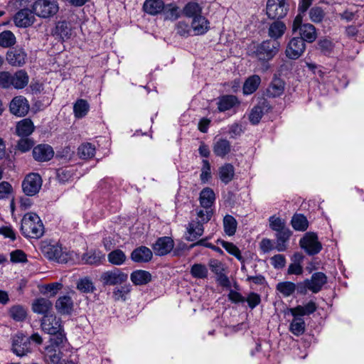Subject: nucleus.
Masks as SVG:
<instances>
[{
  "label": "nucleus",
  "instance_id": "1",
  "mask_svg": "<svg viewBox=\"0 0 364 364\" xmlns=\"http://www.w3.org/2000/svg\"><path fill=\"white\" fill-rule=\"evenodd\" d=\"M279 47L280 43L278 41L272 39L263 41L250 49V55L257 58L262 65V70L266 72L269 69L268 62L278 53Z\"/></svg>",
  "mask_w": 364,
  "mask_h": 364
},
{
  "label": "nucleus",
  "instance_id": "2",
  "mask_svg": "<svg viewBox=\"0 0 364 364\" xmlns=\"http://www.w3.org/2000/svg\"><path fill=\"white\" fill-rule=\"evenodd\" d=\"M41 326L42 330L50 335L55 336L50 341L56 346H60L66 341V333L64 331L62 321L60 318L53 314L43 316L41 319Z\"/></svg>",
  "mask_w": 364,
  "mask_h": 364
},
{
  "label": "nucleus",
  "instance_id": "3",
  "mask_svg": "<svg viewBox=\"0 0 364 364\" xmlns=\"http://www.w3.org/2000/svg\"><path fill=\"white\" fill-rule=\"evenodd\" d=\"M21 231L26 237L38 239L45 232L43 223L35 213H27L21 219Z\"/></svg>",
  "mask_w": 364,
  "mask_h": 364
},
{
  "label": "nucleus",
  "instance_id": "4",
  "mask_svg": "<svg viewBox=\"0 0 364 364\" xmlns=\"http://www.w3.org/2000/svg\"><path fill=\"white\" fill-rule=\"evenodd\" d=\"M58 9L55 0H38L33 5V13L41 18H48L55 15Z\"/></svg>",
  "mask_w": 364,
  "mask_h": 364
},
{
  "label": "nucleus",
  "instance_id": "5",
  "mask_svg": "<svg viewBox=\"0 0 364 364\" xmlns=\"http://www.w3.org/2000/svg\"><path fill=\"white\" fill-rule=\"evenodd\" d=\"M11 351L18 357H23L31 352L30 338L23 333H18L12 337Z\"/></svg>",
  "mask_w": 364,
  "mask_h": 364
},
{
  "label": "nucleus",
  "instance_id": "6",
  "mask_svg": "<svg viewBox=\"0 0 364 364\" xmlns=\"http://www.w3.org/2000/svg\"><path fill=\"white\" fill-rule=\"evenodd\" d=\"M127 279V274L118 268L104 272L100 276V281L105 286L119 285L126 282Z\"/></svg>",
  "mask_w": 364,
  "mask_h": 364
},
{
  "label": "nucleus",
  "instance_id": "7",
  "mask_svg": "<svg viewBox=\"0 0 364 364\" xmlns=\"http://www.w3.org/2000/svg\"><path fill=\"white\" fill-rule=\"evenodd\" d=\"M42 186V178L38 173L28 174L22 182L23 193L28 196L36 195Z\"/></svg>",
  "mask_w": 364,
  "mask_h": 364
},
{
  "label": "nucleus",
  "instance_id": "8",
  "mask_svg": "<svg viewBox=\"0 0 364 364\" xmlns=\"http://www.w3.org/2000/svg\"><path fill=\"white\" fill-rule=\"evenodd\" d=\"M266 10L269 18L279 19L287 15L288 5L286 0H268Z\"/></svg>",
  "mask_w": 364,
  "mask_h": 364
},
{
  "label": "nucleus",
  "instance_id": "9",
  "mask_svg": "<svg viewBox=\"0 0 364 364\" xmlns=\"http://www.w3.org/2000/svg\"><path fill=\"white\" fill-rule=\"evenodd\" d=\"M300 246L309 255L318 254L322 249V245L318 240L316 233L309 232L299 241Z\"/></svg>",
  "mask_w": 364,
  "mask_h": 364
},
{
  "label": "nucleus",
  "instance_id": "10",
  "mask_svg": "<svg viewBox=\"0 0 364 364\" xmlns=\"http://www.w3.org/2000/svg\"><path fill=\"white\" fill-rule=\"evenodd\" d=\"M43 254L49 259L58 263H67V254H64L62 247L58 245L45 244L41 247Z\"/></svg>",
  "mask_w": 364,
  "mask_h": 364
},
{
  "label": "nucleus",
  "instance_id": "11",
  "mask_svg": "<svg viewBox=\"0 0 364 364\" xmlns=\"http://www.w3.org/2000/svg\"><path fill=\"white\" fill-rule=\"evenodd\" d=\"M306 44L299 37L293 38L288 43L285 50L286 56L291 60L298 59L304 52Z\"/></svg>",
  "mask_w": 364,
  "mask_h": 364
},
{
  "label": "nucleus",
  "instance_id": "12",
  "mask_svg": "<svg viewBox=\"0 0 364 364\" xmlns=\"http://www.w3.org/2000/svg\"><path fill=\"white\" fill-rule=\"evenodd\" d=\"M27 53L20 47L10 49L6 53V60L12 66L21 67L26 63Z\"/></svg>",
  "mask_w": 364,
  "mask_h": 364
},
{
  "label": "nucleus",
  "instance_id": "13",
  "mask_svg": "<svg viewBox=\"0 0 364 364\" xmlns=\"http://www.w3.org/2000/svg\"><path fill=\"white\" fill-rule=\"evenodd\" d=\"M174 247V241L171 237H159L152 245L154 252L157 256H164L170 253Z\"/></svg>",
  "mask_w": 364,
  "mask_h": 364
},
{
  "label": "nucleus",
  "instance_id": "14",
  "mask_svg": "<svg viewBox=\"0 0 364 364\" xmlns=\"http://www.w3.org/2000/svg\"><path fill=\"white\" fill-rule=\"evenodd\" d=\"M9 109L13 114L17 117H23L28 112L29 105L24 97L17 96L11 101Z\"/></svg>",
  "mask_w": 364,
  "mask_h": 364
},
{
  "label": "nucleus",
  "instance_id": "15",
  "mask_svg": "<svg viewBox=\"0 0 364 364\" xmlns=\"http://www.w3.org/2000/svg\"><path fill=\"white\" fill-rule=\"evenodd\" d=\"M54 156L53 148L46 144H41L33 149V156L38 162L50 161Z\"/></svg>",
  "mask_w": 364,
  "mask_h": 364
},
{
  "label": "nucleus",
  "instance_id": "16",
  "mask_svg": "<svg viewBox=\"0 0 364 364\" xmlns=\"http://www.w3.org/2000/svg\"><path fill=\"white\" fill-rule=\"evenodd\" d=\"M33 11L28 9H22L18 11L14 17V21L16 26L21 28H26L31 26L35 17L33 14Z\"/></svg>",
  "mask_w": 364,
  "mask_h": 364
},
{
  "label": "nucleus",
  "instance_id": "17",
  "mask_svg": "<svg viewBox=\"0 0 364 364\" xmlns=\"http://www.w3.org/2000/svg\"><path fill=\"white\" fill-rule=\"evenodd\" d=\"M205 223L199 220H191L186 227V240L188 241H195L204 232L203 225Z\"/></svg>",
  "mask_w": 364,
  "mask_h": 364
},
{
  "label": "nucleus",
  "instance_id": "18",
  "mask_svg": "<svg viewBox=\"0 0 364 364\" xmlns=\"http://www.w3.org/2000/svg\"><path fill=\"white\" fill-rule=\"evenodd\" d=\"M284 81L277 75H274L267 89V95L270 97H279L284 93Z\"/></svg>",
  "mask_w": 364,
  "mask_h": 364
},
{
  "label": "nucleus",
  "instance_id": "19",
  "mask_svg": "<svg viewBox=\"0 0 364 364\" xmlns=\"http://www.w3.org/2000/svg\"><path fill=\"white\" fill-rule=\"evenodd\" d=\"M327 277L324 273L321 272L314 273L311 279H307V282L310 286V291L314 294L318 293L327 283Z\"/></svg>",
  "mask_w": 364,
  "mask_h": 364
},
{
  "label": "nucleus",
  "instance_id": "20",
  "mask_svg": "<svg viewBox=\"0 0 364 364\" xmlns=\"http://www.w3.org/2000/svg\"><path fill=\"white\" fill-rule=\"evenodd\" d=\"M153 257L151 250L145 246L134 249L131 253V259L134 262L142 263L149 262Z\"/></svg>",
  "mask_w": 364,
  "mask_h": 364
},
{
  "label": "nucleus",
  "instance_id": "21",
  "mask_svg": "<svg viewBox=\"0 0 364 364\" xmlns=\"http://www.w3.org/2000/svg\"><path fill=\"white\" fill-rule=\"evenodd\" d=\"M105 254L99 250H90L82 255V264L98 266L105 259Z\"/></svg>",
  "mask_w": 364,
  "mask_h": 364
},
{
  "label": "nucleus",
  "instance_id": "22",
  "mask_svg": "<svg viewBox=\"0 0 364 364\" xmlns=\"http://www.w3.org/2000/svg\"><path fill=\"white\" fill-rule=\"evenodd\" d=\"M165 8L164 2L162 0H145L143 4V11L151 16L161 14Z\"/></svg>",
  "mask_w": 364,
  "mask_h": 364
},
{
  "label": "nucleus",
  "instance_id": "23",
  "mask_svg": "<svg viewBox=\"0 0 364 364\" xmlns=\"http://www.w3.org/2000/svg\"><path fill=\"white\" fill-rule=\"evenodd\" d=\"M316 309V304L313 301H310L304 306L298 305L294 308H291L289 312L292 316H297L302 318L304 316H309L314 313Z\"/></svg>",
  "mask_w": 364,
  "mask_h": 364
},
{
  "label": "nucleus",
  "instance_id": "24",
  "mask_svg": "<svg viewBox=\"0 0 364 364\" xmlns=\"http://www.w3.org/2000/svg\"><path fill=\"white\" fill-rule=\"evenodd\" d=\"M215 195L212 188H204L200 193L199 201L200 206L204 209H210L214 204Z\"/></svg>",
  "mask_w": 364,
  "mask_h": 364
},
{
  "label": "nucleus",
  "instance_id": "25",
  "mask_svg": "<svg viewBox=\"0 0 364 364\" xmlns=\"http://www.w3.org/2000/svg\"><path fill=\"white\" fill-rule=\"evenodd\" d=\"M52 302L46 298L36 299L32 304V310L34 313L38 314L49 315V311L52 309Z\"/></svg>",
  "mask_w": 364,
  "mask_h": 364
},
{
  "label": "nucleus",
  "instance_id": "26",
  "mask_svg": "<svg viewBox=\"0 0 364 364\" xmlns=\"http://www.w3.org/2000/svg\"><path fill=\"white\" fill-rule=\"evenodd\" d=\"M151 274L149 272L142 269L134 271L130 275V279L136 286L145 285L151 281Z\"/></svg>",
  "mask_w": 364,
  "mask_h": 364
},
{
  "label": "nucleus",
  "instance_id": "27",
  "mask_svg": "<svg viewBox=\"0 0 364 364\" xmlns=\"http://www.w3.org/2000/svg\"><path fill=\"white\" fill-rule=\"evenodd\" d=\"M231 144L228 140L219 139L214 142L213 151L217 156L224 158L231 151Z\"/></svg>",
  "mask_w": 364,
  "mask_h": 364
},
{
  "label": "nucleus",
  "instance_id": "28",
  "mask_svg": "<svg viewBox=\"0 0 364 364\" xmlns=\"http://www.w3.org/2000/svg\"><path fill=\"white\" fill-rule=\"evenodd\" d=\"M191 28L196 35H203L209 30V21L202 15H198L193 18Z\"/></svg>",
  "mask_w": 364,
  "mask_h": 364
},
{
  "label": "nucleus",
  "instance_id": "29",
  "mask_svg": "<svg viewBox=\"0 0 364 364\" xmlns=\"http://www.w3.org/2000/svg\"><path fill=\"white\" fill-rule=\"evenodd\" d=\"M239 104L237 97L232 95H223L218 99V109L220 112H225Z\"/></svg>",
  "mask_w": 364,
  "mask_h": 364
},
{
  "label": "nucleus",
  "instance_id": "30",
  "mask_svg": "<svg viewBox=\"0 0 364 364\" xmlns=\"http://www.w3.org/2000/svg\"><path fill=\"white\" fill-rule=\"evenodd\" d=\"M291 235V231L287 228L276 233L275 249L279 252H284L287 249V242Z\"/></svg>",
  "mask_w": 364,
  "mask_h": 364
},
{
  "label": "nucleus",
  "instance_id": "31",
  "mask_svg": "<svg viewBox=\"0 0 364 364\" xmlns=\"http://www.w3.org/2000/svg\"><path fill=\"white\" fill-rule=\"evenodd\" d=\"M261 83V78L258 75H252L247 77L242 87L243 94L245 95L254 93Z\"/></svg>",
  "mask_w": 364,
  "mask_h": 364
},
{
  "label": "nucleus",
  "instance_id": "32",
  "mask_svg": "<svg viewBox=\"0 0 364 364\" xmlns=\"http://www.w3.org/2000/svg\"><path fill=\"white\" fill-rule=\"evenodd\" d=\"M286 25L279 21H274L272 23L268 28V36L273 39L272 41H276L280 38L285 33L286 31Z\"/></svg>",
  "mask_w": 364,
  "mask_h": 364
},
{
  "label": "nucleus",
  "instance_id": "33",
  "mask_svg": "<svg viewBox=\"0 0 364 364\" xmlns=\"http://www.w3.org/2000/svg\"><path fill=\"white\" fill-rule=\"evenodd\" d=\"M299 33L300 38L304 39V43L305 41L312 43L317 37L316 28L311 23H304L299 29Z\"/></svg>",
  "mask_w": 364,
  "mask_h": 364
},
{
  "label": "nucleus",
  "instance_id": "34",
  "mask_svg": "<svg viewBox=\"0 0 364 364\" xmlns=\"http://www.w3.org/2000/svg\"><path fill=\"white\" fill-rule=\"evenodd\" d=\"M90 111V104L83 99H78L73 105V114L76 119L84 118Z\"/></svg>",
  "mask_w": 364,
  "mask_h": 364
},
{
  "label": "nucleus",
  "instance_id": "35",
  "mask_svg": "<svg viewBox=\"0 0 364 364\" xmlns=\"http://www.w3.org/2000/svg\"><path fill=\"white\" fill-rule=\"evenodd\" d=\"M219 178L225 183L228 184L234 178L235 168L231 164H225L218 170Z\"/></svg>",
  "mask_w": 364,
  "mask_h": 364
},
{
  "label": "nucleus",
  "instance_id": "36",
  "mask_svg": "<svg viewBox=\"0 0 364 364\" xmlns=\"http://www.w3.org/2000/svg\"><path fill=\"white\" fill-rule=\"evenodd\" d=\"M12 87L16 89H22L28 83V75L25 70H20L12 74Z\"/></svg>",
  "mask_w": 364,
  "mask_h": 364
},
{
  "label": "nucleus",
  "instance_id": "37",
  "mask_svg": "<svg viewBox=\"0 0 364 364\" xmlns=\"http://www.w3.org/2000/svg\"><path fill=\"white\" fill-rule=\"evenodd\" d=\"M33 130V124L29 119H23L16 124V132L20 136H28Z\"/></svg>",
  "mask_w": 364,
  "mask_h": 364
},
{
  "label": "nucleus",
  "instance_id": "38",
  "mask_svg": "<svg viewBox=\"0 0 364 364\" xmlns=\"http://www.w3.org/2000/svg\"><path fill=\"white\" fill-rule=\"evenodd\" d=\"M294 318L290 323L289 331L296 336L302 335L306 330V323L303 318L293 316Z\"/></svg>",
  "mask_w": 364,
  "mask_h": 364
},
{
  "label": "nucleus",
  "instance_id": "39",
  "mask_svg": "<svg viewBox=\"0 0 364 364\" xmlns=\"http://www.w3.org/2000/svg\"><path fill=\"white\" fill-rule=\"evenodd\" d=\"M107 259L112 264L120 266L126 262L127 256L122 250L117 249L111 251L107 255Z\"/></svg>",
  "mask_w": 364,
  "mask_h": 364
},
{
  "label": "nucleus",
  "instance_id": "40",
  "mask_svg": "<svg viewBox=\"0 0 364 364\" xmlns=\"http://www.w3.org/2000/svg\"><path fill=\"white\" fill-rule=\"evenodd\" d=\"M291 224L292 228L297 231H305L309 227L308 220L302 214H294L291 218Z\"/></svg>",
  "mask_w": 364,
  "mask_h": 364
},
{
  "label": "nucleus",
  "instance_id": "41",
  "mask_svg": "<svg viewBox=\"0 0 364 364\" xmlns=\"http://www.w3.org/2000/svg\"><path fill=\"white\" fill-rule=\"evenodd\" d=\"M190 273L195 279H204L208 278V269L203 264L196 263L191 266Z\"/></svg>",
  "mask_w": 364,
  "mask_h": 364
},
{
  "label": "nucleus",
  "instance_id": "42",
  "mask_svg": "<svg viewBox=\"0 0 364 364\" xmlns=\"http://www.w3.org/2000/svg\"><path fill=\"white\" fill-rule=\"evenodd\" d=\"M296 284L291 282H281L276 286V289L284 297L291 296L296 291Z\"/></svg>",
  "mask_w": 364,
  "mask_h": 364
},
{
  "label": "nucleus",
  "instance_id": "43",
  "mask_svg": "<svg viewBox=\"0 0 364 364\" xmlns=\"http://www.w3.org/2000/svg\"><path fill=\"white\" fill-rule=\"evenodd\" d=\"M237 226V222L235 218L230 215H226L223 218L224 231L228 236H232L235 234Z\"/></svg>",
  "mask_w": 364,
  "mask_h": 364
},
{
  "label": "nucleus",
  "instance_id": "44",
  "mask_svg": "<svg viewBox=\"0 0 364 364\" xmlns=\"http://www.w3.org/2000/svg\"><path fill=\"white\" fill-rule=\"evenodd\" d=\"M95 147L91 143H84L77 149V154L81 159H88L95 156Z\"/></svg>",
  "mask_w": 364,
  "mask_h": 364
},
{
  "label": "nucleus",
  "instance_id": "45",
  "mask_svg": "<svg viewBox=\"0 0 364 364\" xmlns=\"http://www.w3.org/2000/svg\"><path fill=\"white\" fill-rule=\"evenodd\" d=\"M55 347H57L52 343L50 346L46 348V358L49 360L53 364H58L61 360V353L58 352Z\"/></svg>",
  "mask_w": 364,
  "mask_h": 364
},
{
  "label": "nucleus",
  "instance_id": "46",
  "mask_svg": "<svg viewBox=\"0 0 364 364\" xmlns=\"http://www.w3.org/2000/svg\"><path fill=\"white\" fill-rule=\"evenodd\" d=\"M202 8L196 2H189L183 8V14L189 18H195L198 15H201Z\"/></svg>",
  "mask_w": 364,
  "mask_h": 364
},
{
  "label": "nucleus",
  "instance_id": "47",
  "mask_svg": "<svg viewBox=\"0 0 364 364\" xmlns=\"http://www.w3.org/2000/svg\"><path fill=\"white\" fill-rule=\"evenodd\" d=\"M16 43V37L11 31L0 33V46L10 48Z\"/></svg>",
  "mask_w": 364,
  "mask_h": 364
},
{
  "label": "nucleus",
  "instance_id": "48",
  "mask_svg": "<svg viewBox=\"0 0 364 364\" xmlns=\"http://www.w3.org/2000/svg\"><path fill=\"white\" fill-rule=\"evenodd\" d=\"M9 314L11 317L16 321H23L27 316L26 309L20 305L12 306L10 309Z\"/></svg>",
  "mask_w": 364,
  "mask_h": 364
},
{
  "label": "nucleus",
  "instance_id": "49",
  "mask_svg": "<svg viewBox=\"0 0 364 364\" xmlns=\"http://www.w3.org/2000/svg\"><path fill=\"white\" fill-rule=\"evenodd\" d=\"M269 228L276 232L287 229L284 219L272 215L269 218Z\"/></svg>",
  "mask_w": 364,
  "mask_h": 364
},
{
  "label": "nucleus",
  "instance_id": "50",
  "mask_svg": "<svg viewBox=\"0 0 364 364\" xmlns=\"http://www.w3.org/2000/svg\"><path fill=\"white\" fill-rule=\"evenodd\" d=\"M77 289L83 293H90L95 290V287L89 277H84L77 281Z\"/></svg>",
  "mask_w": 364,
  "mask_h": 364
},
{
  "label": "nucleus",
  "instance_id": "51",
  "mask_svg": "<svg viewBox=\"0 0 364 364\" xmlns=\"http://www.w3.org/2000/svg\"><path fill=\"white\" fill-rule=\"evenodd\" d=\"M309 15L310 20L312 22L315 23H318L322 22L326 14L324 11L322 9V8L319 6H314L310 9Z\"/></svg>",
  "mask_w": 364,
  "mask_h": 364
},
{
  "label": "nucleus",
  "instance_id": "52",
  "mask_svg": "<svg viewBox=\"0 0 364 364\" xmlns=\"http://www.w3.org/2000/svg\"><path fill=\"white\" fill-rule=\"evenodd\" d=\"M55 307L58 314H68V296H60L55 302Z\"/></svg>",
  "mask_w": 364,
  "mask_h": 364
},
{
  "label": "nucleus",
  "instance_id": "53",
  "mask_svg": "<svg viewBox=\"0 0 364 364\" xmlns=\"http://www.w3.org/2000/svg\"><path fill=\"white\" fill-rule=\"evenodd\" d=\"M200 178L202 183H206L211 178L210 164L206 159L203 160Z\"/></svg>",
  "mask_w": 364,
  "mask_h": 364
},
{
  "label": "nucleus",
  "instance_id": "54",
  "mask_svg": "<svg viewBox=\"0 0 364 364\" xmlns=\"http://www.w3.org/2000/svg\"><path fill=\"white\" fill-rule=\"evenodd\" d=\"M196 218L193 219L194 220H199L200 222L207 223H208L212 216L213 211L210 209H196Z\"/></svg>",
  "mask_w": 364,
  "mask_h": 364
},
{
  "label": "nucleus",
  "instance_id": "55",
  "mask_svg": "<svg viewBox=\"0 0 364 364\" xmlns=\"http://www.w3.org/2000/svg\"><path fill=\"white\" fill-rule=\"evenodd\" d=\"M55 33L59 35L63 41L68 39V23L65 20L58 21L55 27Z\"/></svg>",
  "mask_w": 364,
  "mask_h": 364
},
{
  "label": "nucleus",
  "instance_id": "56",
  "mask_svg": "<svg viewBox=\"0 0 364 364\" xmlns=\"http://www.w3.org/2000/svg\"><path fill=\"white\" fill-rule=\"evenodd\" d=\"M131 287L129 284L124 285L119 289H114L113 291V297L115 301H125L126 295L130 292Z\"/></svg>",
  "mask_w": 364,
  "mask_h": 364
},
{
  "label": "nucleus",
  "instance_id": "57",
  "mask_svg": "<svg viewBox=\"0 0 364 364\" xmlns=\"http://www.w3.org/2000/svg\"><path fill=\"white\" fill-rule=\"evenodd\" d=\"M33 145L34 141L32 139L27 138L26 136H22V138L18 140L16 147L17 149L21 152H26L29 151Z\"/></svg>",
  "mask_w": 364,
  "mask_h": 364
},
{
  "label": "nucleus",
  "instance_id": "58",
  "mask_svg": "<svg viewBox=\"0 0 364 364\" xmlns=\"http://www.w3.org/2000/svg\"><path fill=\"white\" fill-rule=\"evenodd\" d=\"M12 73L7 71L0 72V87L10 88L12 87Z\"/></svg>",
  "mask_w": 364,
  "mask_h": 364
},
{
  "label": "nucleus",
  "instance_id": "59",
  "mask_svg": "<svg viewBox=\"0 0 364 364\" xmlns=\"http://www.w3.org/2000/svg\"><path fill=\"white\" fill-rule=\"evenodd\" d=\"M262 116V109L259 106H256L252 109L249 115V119L252 124H257Z\"/></svg>",
  "mask_w": 364,
  "mask_h": 364
},
{
  "label": "nucleus",
  "instance_id": "60",
  "mask_svg": "<svg viewBox=\"0 0 364 364\" xmlns=\"http://www.w3.org/2000/svg\"><path fill=\"white\" fill-rule=\"evenodd\" d=\"M223 247L227 252H228L230 254L234 255L240 261L242 260V257L241 255L240 250L233 243L228 242H223Z\"/></svg>",
  "mask_w": 364,
  "mask_h": 364
},
{
  "label": "nucleus",
  "instance_id": "61",
  "mask_svg": "<svg viewBox=\"0 0 364 364\" xmlns=\"http://www.w3.org/2000/svg\"><path fill=\"white\" fill-rule=\"evenodd\" d=\"M318 49L321 50V51L324 53L325 55L326 54H329L331 50H333V43L332 42L327 39V38H323V39H320L318 41Z\"/></svg>",
  "mask_w": 364,
  "mask_h": 364
},
{
  "label": "nucleus",
  "instance_id": "62",
  "mask_svg": "<svg viewBox=\"0 0 364 364\" xmlns=\"http://www.w3.org/2000/svg\"><path fill=\"white\" fill-rule=\"evenodd\" d=\"M11 261L14 263L26 262L27 261L26 255L23 250H16L10 254Z\"/></svg>",
  "mask_w": 364,
  "mask_h": 364
},
{
  "label": "nucleus",
  "instance_id": "63",
  "mask_svg": "<svg viewBox=\"0 0 364 364\" xmlns=\"http://www.w3.org/2000/svg\"><path fill=\"white\" fill-rule=\"evenodd\" d=\"M176 30L177 34L183 37L188 36L191 31L188 23L185 21H178L176 24Z\"/></svg>",
  "mask_w": 364,
  "mask_h": 364
},
{
  "label": "nucleus",
  "instance_id": "64",
  "mask_svg": "<svg viewBox=\"0 0 364 364\" xmlns=\"http://www.w3.org/2000/svg\"><path fill=\"white\" fill-rule=\"evenodd\" d=\"M12 191V186L9 183L6 181L0 183V199L8 198Z\"/></svg>",
  "mask_w": 364,
  "mask_h": 364
}]
</instances>
